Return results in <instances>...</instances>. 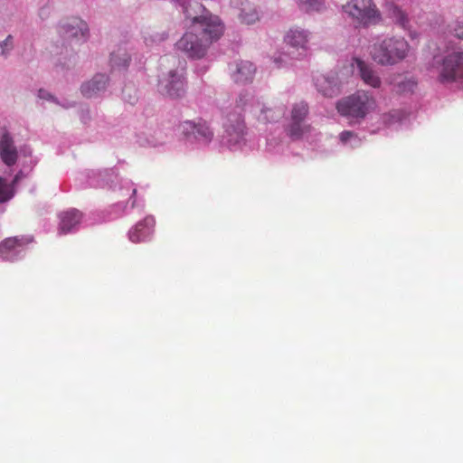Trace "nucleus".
Instances as JSON below:
<instances>
[{"mask_svg":"<svg viewBox=\"0 0 463 463\" xmlns=\"http://www.w3.org/2000/svg\"><path fill=\"white\" fill-rule=\"evenodd\" d=\"M223 24L213 22L209 27H194L183 34L176 43V49L190 59L200 60L210 46L223 34Z\"/></svg>","mask_w":463,"mask_h":463,"instance_id":"f257e3e1","label":"nucleus"},{"mask_svg":"<svg viewBox=\"0 0 463 463\" xmlns=\"http://www.w3.org/2000/svg\"><path fill=\"white\" fill-rule=\"evenodd\" d=\"M411 46L403 37H386L373 44L370 56L381 66H393L408 58Z\"/></svg>","mask_w":463,"mask_h":463,"instance_id":"f03ea898","label":"nucleus"},{"mask_svg":"<svg viewBox=\"0 0 463 463\" xmlns=\"http://www.w3.org/2000/svg\"><path fill=\"white\" fill-rule=\"evenodd\" d=\"M342 10L358 27L368 28L382 22L381 11L373 0H348Z\"/></svg>","mask_w":463,"mask_h":463,"instance_id":"7ed1b4c3","label":"nucleus"},{"mask_svg":"<svg viewBox=\"0 0 463 463\" xmlns=\"http://www.w3.org/2000/svg\"><path fill=\"white\" fill-rule=\"evenodd\" d=\"M374 107L375 100L373 96L364 90L345 97L336 104V109L340 115L356 119H364Z\"/></svg>","mask_w":463,"mask_h":463,"instance_id":"20e7f679","label":"nucleus"},{"mask_svg":"<svg viewBox=\"0 0 463 463\" xmlns=\"http://www.w3.org/2000/svg\"><path fill=\"white\" fill-rule=\"evenodd\" d=\"M183 7L185 18L191 21L190 27H208L213 22L223 25L218 16L213 15L196 0H173Z\"/></svg>","mask_w":463,"mask_h":463,"instance_id":"39448f33","label":"nucleus"},{"mask_svg":"<svg viewBox=\"0 0 463 463\" xmlns=\"http://www.w3.org/2000/svg\"><path fill=\"white\" fill-rule=\"evenodd\" d=\"M438 80L440 83H454L463 80V52L446 53L440 61Z\"/></svg>","mask_w":463,"mask_h":463,"instance_id":"423d86ee","label":"nucleus"},{"mask_svg":"<svg viewBox=\"0 0 463 463\" xmlns=\"http://www.w3.org/2000/svg\"><path fill=\"white\" fill-rule=\"evenodd\" d=\"M60 34L69 43H80L88 37V25L79 17H69L60 24Z\"/></svg>","mask_w":463,"mask_h":463,"instance_id":"0eeeda50","label":"nucleus"},{"mask_svg":"<svg viewBox=\"0 0 463 463\" xmlns=\"http://www.w3.org/2000/svg\"><path fill=\"white\" fill-rule=\"evenodd\" d=\"M159 91L170 98H181L184 95V73L180 70H171L159 80Z\"/></svg>","mask_w":463,"mask_h":463,"instance_id":"6e6552de","label":"nucleus"},{"mask_svg":"<svg viewBox=\"0 0 463 463\" xmlns=\"http://www.w3.org/2000/svg\"><path fill=\"white\" fill-rule=\"evenodd\" d=\"M156 221L153 216H145V218L136 223L128 231V240L134 243H143L150 238L155 232Z\"/></svg>","mask_w":463,"mask_h":463,"instance_id":"1a4fd4ad","label":"nucleus"},{"mask_svg":"<svg viewBox=\"0 0 463 463\" xmlns=\"http://www.w3.org/2000/svg\"><path fill=\"white\" fill-rule=\"evenodd\" d=\"M256 68L250 61H239L229 65V74L238 84H246L253 79Z\"/></svg>","mask_w":463,"mask_h":463,"instance_id":"9d476101","label":"nucleus"},{"mask_svg":"<svg viewBox=\"0 0 463 463\" xmlns=\"http://www.w3.org/2000/svg\"><path fill=\"white\" fill-rule=\"evenodd\" d=\"M31 243V239L25 237H10L0 242V259L10 260L20 250Z\"/></svg>","mask_w":463,"mask_h":463,"instance_id":"9b49d317","label":"nucleus"},{"mask_svg":"<svg viewBox=\"0 0 463 463\" xmlns=\"http://www.w3.org/2000/svg\"><path fill=\"white\" fill-rule=\"evenodd\" d=\"M107 85L108 77L103 73H98L92 79L84 82L80 90H81L84 97L92 98L106 90Z\"/></svg>","mask_w":463,"mask_h":463,"instance_id":"f8f14e48","label":"nucleus"},{"mask_svg":"<svg viewBox=\"0 0 463 463\" xmlns=\"http://www.w3.org/2000/svg\"><path fill=\"white\" fill-rule=\"evenodd\" d=\"M308 33L298 28H291L286 33L285 43L296 51L305 52L307 50Z\"/></svg>","mask_w":463,"mask_h":463,"instance_id":"ddd939ff","label":"nucleus"},{"mask_svg":"<svg viewBox=\"0 0 463 463\" xmlns=\"http://www.w3.org/2000/svg\"><path fill=\"white\" fill-rule=\"evenodd\" d=\"M315 86L318 92L326 98H334L338 94V86L335 77L317 74L315 77Z\"/></svg>","mask_w":463,"mask_h":463,"instance_id":"4468645a","label":"nucleus"},{"mask_svg":"<svg viewBox=\"0 0 463 463\" xmlns=\"http://www.w3.org/2000/svg\"><path fill=\"white\" fill-rule=\"evenodd\" d=\"M0 157L8 166H12L16 163L17 151L14 146V140L8 133H5L0 138Z\"/></svg>","mask_w":463,"mask_h":463,"instance_id":"2eb2a0df","label":"nucleus"},{"mask_svg":"<svg viewBox=\"0 0 463 463\" xmlns=\"http://www.w3.org/2000/svg\"><path fill=\"white\" fill-rule=\"evenodd\" d=\"M183 130L185 135H192L194 138L203 143L209 142L213 137V132L205 123L185 122Z\"/></svg>","mask_w":463,"mask_h":463,"instance_id":"dca6fc26","label":"nucleus"},{"mask_svg":"<svg viewBox=\"0 0 463 463\" xmlns=\"http://www.w3.org/2000/svg\"><path fill=\"white\" fill-rule=\"evenodd\" d=\"M355 61L356 66H358L359 76H361L362 81L374 89L381 87V79L373 68L360 59H356Z\"/></svg>","mask_w":463,"mask_h":463,"instance_id":"f3484780","label":"nucleus"},{"mask_svg":"<svg viewBox=\"0 0 463 463\" xmlns=\"http://www.w3.org/2000/svg\"><path fill=\"white\" fill-rule=\"evenodd\" d=\"M82 214L80 211L71 209L67 210L60 214V232L66 234L73 230L80 222Z\"/></svg>","mask_w":463,"mask_h":463,"instance_id":"a211bd4d","label":"nucleus"},{"mask_svg":"<svg viewBox=\"0 0 463 463\" xmlns=\"http://www.w3.org/2000/svg\"><path fill=\"white\" fill-rule=\"evenodd\" d=\"M386 13H388L389 18H391L396 25L402 29H408V14H406L402 8L393 3H388V5H386Z\"/></svg>","mask_w":463,"mask_h":463,"instance_id":"6ab92c4d","label":"nucleus"},{"mask_svg":"<svg viewBox=\"0 0 463 463\" xmlns=\"http://www.w3.org/2000/svg\"><path fill=\"white\" fill-rule=\"evenodd\" d=\"M236 105L241 110L249 111L250 113L256 114L257 109L261 108L259 100H255L248 91L240 93L239 99L236 100Z\"/></svg>","mask_w":463,"mask_h":463,"instance_id":"aec40b11","label":"nucleus"},{"mask_svg":"<svg viewBox=\"0 0 463 463\" xmlns=\"http://www.w3.org/2000/svg\"><path fill=\"white\" fill-rule=\"evenodd\" d=\"M258 110V113L255 115L258 116L259 121L262 123H272L276 122L280 118L283 117L284 111L282 109H271V108H266L264 106L256 109Z\"/></svg>","mask_w":463,"mask_h":463,"instance_id":"412c9836","label":"nucleus"},{"mask_svg":"<svg viewBox=\"0 0 463 463\" xmlns=\"http://www.w3.org/2000/svg\"><path fill=\"white\" fill-rule=\"evenodd\" d=\"M240 22L244 24H252L259 20V14L253 5L249 2L241 3L239 14Z\"/></svg>","mask_w":463,"mask_h":463,"instance_id":"4be33fe9","label":"nucleus"},{"mask_svg":"<svg viewBox=\"0 0 463 463\" xmlns=\"http://www.w3.org/2000/svg\"><path fill=\"white\" fill-rule=\"evenodd\" d=\"M310 131V126L304 124L303 120H291L288 126V136L293 140H298Z\"/></svg>","mask_w":463,"mask_h":463,"instance_id":"5701e85b","label":"nucleus"},{"mask_svg":"<svg viewBox=\"0 0 463 463\" xmlns=\"http://www.w3.org/2000/svg\"><path fill=\"white\" fill-rule=\"evenodd\" d=\"M244 128L245 127L243 126V121L241 117H237L236 124L226 127V133H228L229 136V143H238L242 138Z\"/></svg>","mask_w":463,"mask_h":463,"instance_id":"b1692460","label":"nucleus"},{"mask_svg":"<svg viewBox=\"0 0 463 463\" xmlns=\"http://www.w3.org/2000/svg\"><path fill=\"white\" fill-rule=\"evenodd\" d=\"M14 185L8 184L2 176H0V204L6 203L14 197Z\"/></svg>","mask_w":463,"mask_h":463,"instance_id":"393cba45","label":"nucleus"},{"mask_svg":"<svg viewBox=\"0 0 463 463\" xmlns=\"http://www.w3.org/2000/svg\"><path fill=\"white\" fill-rule=\"evenodd\" d=\"M137 193V189L133 187V185L128 186V188H121V193H119V197L122 198L121 201L118 202V204H125V208L128 205H130V208H133L135 205L134 195Z\"/></svg>","mask_w":463,"mask_h":463,"instance_id":"a878e982","label":"nucleus"},{"mask_svg":"<svg viewBox=\"0 0 463 463\" xmlns=\"http://www.w3.org/2000/svg\"><path fill=\"white\" fill-rule=\"evenodd\" d=\"M307 104L303 101L297 102L291 109V121H303L307 116Z\"/></svg>","mask_w":463,"mask_h":463,"instance_id":"bb28decb","label":"nucleus"},{"mask_svg":"<svg viewBox=\"0 0 463 463\" xmlns=\"http://www.w3.org/2000/svg\"><path fill=\"white\" fill-rule=\"evenodd\" d=\"M415 87L416 82L413 80L404 79L394 85V90L399 94H405L408 92H413Z\"/></svg>","mask_w":463,"mask_h":463,"instance_id":"cd10ccee","label":"nucleus"},{"mask_svg":"<svg viewBox=\"0 0 463 463\" xmlns=\"http://www.w3.org/2000/svg\"><path fill=\"white\" fill-rule=\"evenodd\" d=\"M299 9L305 12L317 11L322 6V0H297Z\"/></svg>","mask_w":463,"mask_h":463,"instance_id":"c85d7f7f","label":"nucleus"},{"mask_svg":"<svg viewBox=\"0 0 463 463\" xmlns=\"http://www.w3.org/2000/svg\"><path fill=\"white\" fill-rule=\"evenodd\" d=\"M451 31H453L456 37L463 40V17L454 23L453 26H451Z\"/></svg>","mask_w":463,"mask_h":463,"instance_id":"c756f323","label":"nucleus"},{"mask_svg":"<svg viewBox=\"0 0 463 463\" xmlns=\"http://www.w3.org/2000/svg\"><path fill=\"white\" fill-rule=\"evenodd\" d=\"M0 48H2V54L6 55L12 49V36L8 35L2 43H0Z\"/></svg>","mask_w":463,"mask_h":463,"instance_id":"7c9ffc66","label":"nucleus"},{"mask_svg":"<svg viewBox=\"0 0 463 463\" xmlns=\"http://www.w3.org/2000/svg\"><path fill=\"white\" fill-rule=\"evenodd\" d=\"M353 137H356V135L352 131H344L339 135L340 141H342L343 144L347 143Z\"/></svg>","mask_w":463,"mask_h":463,"instance_id":"2f4dec72","label":"nucleus"},{"mask_svg":"<svg viewBox=\"0 0 463 463\" xmlns=\"http://www.w3.org/2000/svg\"><path fill=\"white\" fill-rule=\"evenodd\" d=\"M129 63V56L128 54H123V57L119 59V62H118V68L122 67L123 69H126L128 67Z\"/></svg>","mask_w":463,"mask_h":463,"instance_id":"473e14b6","label":"nucleus"},{"mask_svg":"<svg viewBox=\"0 0 463 463\" xmlns=\"http://www.w3.org/2000/svg\"><path fill=\"white\" fill-rule=\"evenodd\" d=\"M38 97L43 99H48L52 98V96L49 95V93L44 90H40V91H38Z\"/></svg>","mask_w":463,"mask_h":463,"instance_id":"72a5a7b5","label":"nucleus"},{"mask_svg":"<svg viewBox=\"0 0 463 463\" xmlns=\"http://www.w3.org/2000/svg\"><path fill=\"white\" fill-rule=\"evenodd\" d=\"M21 178H23V173H22V171H19V173L16 174L15 176H14V180H13V182H11L10 184L16 185V184L19 183Z\"/></svg>","mask_w":463,"mask_h":463,"instance_id":"f704fd0d","label":"nucleus"},{"mask_svg":"<svg viewBox=\"0 0 463 463\" xmlns=\"http://www.w3.org/2000/svg\"><path fill=\"white\" fill-rule=\"evenodd\" d=\"M133 90L134 95H128V103H131V104H133L135 101H137V97L135 96V90Z\"/></svg>","mask_w":463,"mask_h":463,"instance_id":"c9c22d12","label":"nucleus"}]
</instances>
